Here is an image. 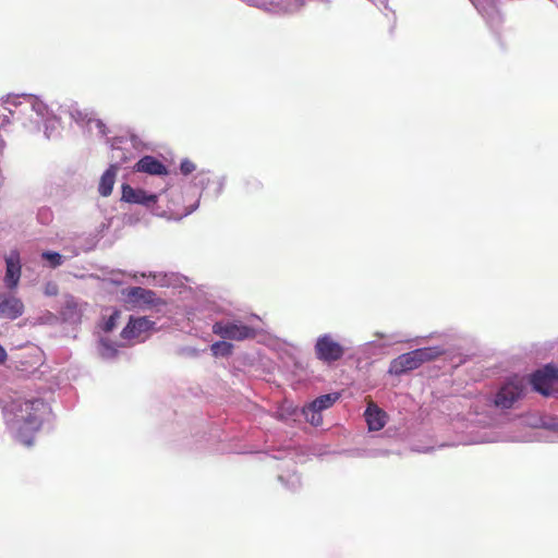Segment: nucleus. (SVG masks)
Listing matches in <instances>:
<instances>
[{
    "mask_svg": "<svg viewBox=\"0 0 558 558\" xmlns=\"http://www.w3.org/2000/svg\"><path fill=\"white\" fill-rule=\"evenodd\" d=\"M442 351L435 348L416 349L393 359L389 365V373L396 376L416 369L424 362L433 361L440 356Z\"/></svg>",
    "mask_w": 558,
    "mask_h": 558,
    "instance_id": "f257e3e1",
    "label": "nucleus"
},
{
    "mask_svg": "<svg viewBox=\"0 0 558 558\" xmlns=\"http://www.w3.org/2000/svg\"><path fill=\"white\" fill-rule=\"evenodd\" d=\"M315 356L325 364H333L340 361L345 348L338 342L330 333L322 335L317 338L314 345Z\"/></svg>",
    "mask_w": 558,
    "mask_h": 558,
    "instance_id": "f03ea898",
    "label": "nucleus"
},
{
    "mask_svg": "<svg viewBox=\"0 0 558 558\" xmlns=\"http://www.w3.org/2000/svg\"><path fill=\"white\" fill-rule=\"evenodd\" d=\"M213 332L222 339L244 341L254 339L257 335L256 330L240 320L217 322L213 325Z\"/></svg>",
    "mask_w": 558,
    "mask_h": 558,
    "instance_id": "7ed1b4c3",
    "label": "nucleus"
},
{
    "mask_svg": "<svg viewBox=\"0 0 558 558\" xmlns=\"http://www.w3.org/2000/svg\"><path fill=\"white\" fill-rule=\"evenodd\" d=\"M524 392V379L518 376L509 379L497 391L495 405L501 409H510Z\"/></svg>",
    "mask_w": 558,
    "mask_h": 558,
    "instance_id": "20e7f679",
    "label": "nucleus"
},
{
    "mask_svg": "<svg viewBox=\"0 0 558 558\" xmlns=\"http://www.w3.org/2000/svg\"><path fill=\"white\" fill-rule=\"evenodd\" d=\"M531 384L534 390L544 396L558 392V369L551 365H546L532 375Z\"/></svg>",
    "mask_w": 558,
    "mask_h": 558,
    "instance_id": "39448f33",
    "label": "nucleus"
},
{
    "mask_svg": "<svg viewBox=\"0 0 558 558\" xmlns=\"http://www.w3.org/2000/svg\"><path fill=\"white\" fill-rule=\"evenodd\" d=\"M279 461L277 469L280 471L278 480L288 489L296 490L301 486L300 476L294 472L295 461L291 456H274Z\"/></svg>",
    "mask_w": 558,
    "mask_h": 558,
    "instance_id": "423d86ee",
    "label": "nucleus"
},
{
    "mask_svg": "<svg viewBox=\"0 0 558 558\" xmlns=\"http://www.w3.org/2000/svg\"><path fill=\"white\" fill-rule=\"evenodd\" d=\"M5 275L3 278L4 284L8 289L14 290L17 288L21 275L22 264L17 250H13L5 256Z\"/></svg>",
    "mask_w": 558,
    "mask_h": 558,
    "instance_id": "0eeeda50",
    "label": "nucleus"
},
{
    "mask_svg": "<svg viewBox=\"0 0 558 558\" xmlns=\"http://www.w3.org/2000/svg\"><path fill=\"white\" fill-rule=\"evenodd\" d=\"M39 405L43 403L38 401H26L22 405V416L16 418V423L25 425L32 433H37L41 427V416L39 414Z\"/></svg>",
    "mask_w": 558,
    "mask_h": 558,
    "instance_id": "6e6552de",
    "label": "nucleus"
},
{
    "mask_svg": "<svg viewBox=\"0 0 558 558\" xmlns=\"http://www.w3.org/2000/svg\"><path fill=\"white\" fill-rule=\"evenodd\" d=\"M154 323L146 317H131L121 331V338L125 340H140L143 335L153 328Z\"/></svg>",
    "mask_w": 558,
    "mask_h": 558,
    "instance_id": "1a4fd4ad",
    "label": "nucleus"
},
{
    "mask_svg": "<svg viewBox=\"0 0 558 558\" xmlns=\"http://www.w3.org/2000/svg\"><path fill=\"white\" fill-rule=\"evenodd\" d=\"M121 199L129 204L150 206L156 204L157 196L155 194H147L144 190L141 189H133L129 184H123Z\"/></svg>",
    "mask_w": 558,
    "mask_h": 558,
    "instance_id": "9d476101",
    "label": "nucleus"
},
{
    "mask_svg": "<svg viewBox=\"0 0 558 558\" xmlns=\"http://www.w3.org/2000/svg\"><path fill=\"white\" fill-rule=\"evenodd\" d=\"M24 313L23 302L14 295L0 294V317L16 319Z\"/></svg>",
    "mask_w": 558,
    "mask_h": 558,
    "instance_id": "9b49d317",
    "label": "nucleus"
},
{
    "mask_svg": "<svg viewBox=\"0 0 558 558\" xmlns=\"http://www.w3.org/2000/svg\"><path fill=\"white\" fill-rule=\"evenodd\" d=\"M128 302L135 307L153 306L156 304V293L142 287H133L126 292Z\"/></svg>",
    "mask_w": 558,
    "mask_h": 558,
    "instance_id": "f8f14e48",
    "label": "nucleus"
},
{
    "mask_svg": "<svg viewBox=\"0 0 558 558\" xmlns=\"http://www.w3.org/2000/svg\"><path fill=\"white\" fill-rule=\"evenodd\" d=\"M364 416L369 430H380L386 425V412L383 411L376 403L369 401L364 412Z\"/></svg>",
    "mask_w": 558,
    "mask_h": 558,
    "instance_id": "ddd939ff",
    "label": "nucleus"
},
{
    "mask_svg": "<svg viewBox=\"0 0 558 558\" xmlns=\"http://www.w3.org/2000/svg\"><path fill=\"white\" fill-rule=\"evenodd\" d=\"M137 172H144L151 175H166L168 173L166 166L153 156H144L134 166Z\"/></svg>",
    "mask_w": 558,
    "mask_h": 558,
    "instance_id": "4468645a",
    "label": "nucleus"
},
{
    "mask_svg": "<svg viewBox=\"0 0 558 558\" xmlns=\"http://www.w3.org/2000/svg\"><path fill=\"white\" fill-rule=\"evenodd\" d=\"M118 170L119 167L117 165H110L101 175L98 186L101 196L107 197L112 193Z\"/></svg>",
    "mask_w": 558,
    "mask_h": 558,
    "instance_id": "2eb2a0df",
    "label": "nucleus"
},
{
    "mask_svg": "<svg viewBox=\"0 0 558 558\" xmlns=\"http://www.w3.org/2000/svg\"><path fill=\"white\" fill-rule=\"evenodd\" d=\"M15 424V438L17 441L23 444L26 447H31L35 442V437L37 433H32L25 425L21 423Z\"/></svg>",
    "mask_w": 558,
    "mask_h": 558,
    "instance_id": "dca6fc26",
    "label": "nucleus"
},
{
    "mask_svg": "<svg viewBox=\"0 0 558 558\" xmlns=\"http://www.w3.org/2000/svg\"><path fill=\"white\" fill-rule=\"evenodd\" d=\"M339 398H340L339 392L322 395V396L317 397L313 402H311V404L313 405V408H316V409L323 411V410H326V409H329L330 407H332L339 400Z\"/></svg>",
    "mask_w": 558,
    "mask_h": 558,
    "instance_id": "f3484780",
    "label": "nucleus"
},
{
    "mask_svg": "<svg viewBox=\"0 0 558 558\" xmlns=\"http://www.w3.org/2000/svg\"><path fill=\"white\" fill-rule=\"evenodd\" d=\"M303 414L311 425L319 426L323 424L322 411L313 408L311 403L303 408Z\"/></svg>",
    "mask_w": 558,
    "mask_h": 558,
    "instance_id": "a211bd4d",
    "label": "nucleus"
},
{
    "mask_svg": "<svg viewBox=\"0 0 558 558\" xmlns=\"http://www.w3.org/2000/svg\"><path fill=\"white\" fill-rule=\"evenodd\" d=\"M214 356H229L232 354L233 345L227 341H216L210 345Z\"/></svg>",
    "mask_w": 558,
    "mask_h": 558,
    "instance_id": "6ab92c4d",
    "label": "nucleus"
},
{
    "mask_svg": "<svg viewBox=\"0 0 558 558\" xmlns=\"http://www.w3.org/2000/svg\"><path fill=\"white\" fill-rule=\"evenodd\" d=\"M305 0H271L272 4H276L280 8L283 12H294L299 10L303 4Z\"/></svg>",
    "mask_w": 558,
    "mask_h": 558,
    "instance_id": "aec40b11",
    "label": "nucleus"
},
{
    "mask_svg": "<svg viewBox=\"0 0 558 558\" xmlns=\"http://www.w3.org/2000/svg\"><path fill=\"white\" fill-rule=\"evenodd\" d=\"M41 257L46 260H48L50 263V266L52 268H56L58 266H60L63 262V257L61 254L57 253V252H44L41 254Z\"/></svg>",
    "mask_w": 558,
    "mask_h": 558,
    "instance_id": "412c9836",
    "label": "nucleus"
},
{
    "mask_svg": "<svg viewBox=\"0 0 558 558\" xmlns=\"http://www.w3.org/2000/svg\"><path fill=\"white\" fill-rule=\"evenodd\" d=\"M101 345H102V351H101L102 356H105V357L116 356L118 350L109 341L102 340Z\"/></svg>",
    "mask_w": 558,
    "mask_h": 558,
    "instance_id": "4be33fe9",
    "label": "nucleus"
},
{
    "mask_svg": "<svg viewBox=\"0 0 558 558\" xmlns=\"http://www.w3.org/2000/svg\"><path fill=\"white\" fill-rule=\"evenodd\" d=\"M120 317V312L119 311H114L110 316L109 318L106 320L105 323V327H104V330L109 332L111 330H113V328L116 327L117 325V320L119 319Z\"/></svg>",
    "mask_w": 558,
    "mask_h": 558,
    "instance_id": "5701e85b",
    "label": "nucleus"
},
{
    "mask_svg": "<svg viewBox=\"0 0 558 558\" xmlns=\"http://www.w3.org/2000/svg\"><path fill=\"white\" fill-rule=\"evenodd\" d=\"M44 293L47 296H56L59 293V286L54 281H48L45 283Z\"/></svg>",
    "mask_w": 558,
    "mask_h": 558,
    "instance_id": "b1692460",
    "label": "nucleus"
},
{
    "mask_svg": "<svg viewBox=\"0 0 558 558\" xmlns=\"http://www.w3.org/2000/svg\"><path fill=\"white\" fill-rule=\"evenodd\" d=\"M196 169V166L193 161L189 159H184L181 161L180 170L184 175L191 174Z\"/></svg>",
    "mask_w": 558,
    "mask_h": 558,
    "instance_id": "393cba45",
    "label": "nucleus"
},
{
    "mask_svg": "<svg viewBox=\"0 0 558 558\" xmlns=\"http://www.w3.org/2000/svg\"><path fill=\"white\" fill-rule=\"evenodd\" d=\"M65 308H68L70 311L77 310V303L75 302L74 298L71 296L65 301Z\"/></svg>",
    "mask_w": 558,
    "mask_h": 558,
    "instance_id": "a878e982",
    "label": "nucleus"
},
{
    "mask_svg": "<svg viewBox=\"0 0 558 558\" xmlns=\"http://www.w3.org/2000/svg\"><path fill=\"white\" fill-rule=\"evenodd\" d=\"M247 187L250 189L251 192H256L262 187V184L260 182L253 180L252 182H247Z\"/></svg>",
    "mask_w": 558,
    "mask_h": 558,
    "instance_id": "bb28decb",
    "label": "nucleus"
},
{
    "mask_svg": "<svg viewBox=\"0 0 558 558\" xmlns=\"http://www.w3.org/2000/svg\"><path fill=\"white\" fill-rule=\"evenodd\" d=\"M8 359L5 349L0 344V365L4 364Z\"/></svg>",
    "mask_w": 558,
    "mask_h": 558,
    "instance_id": "cd10ccee",
    "label": "nucleus"
}]
</instances>
